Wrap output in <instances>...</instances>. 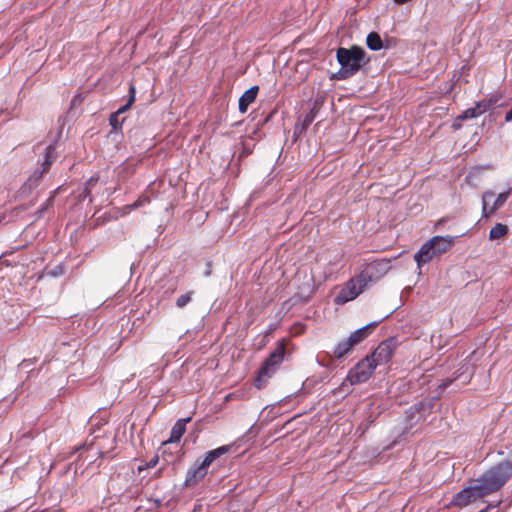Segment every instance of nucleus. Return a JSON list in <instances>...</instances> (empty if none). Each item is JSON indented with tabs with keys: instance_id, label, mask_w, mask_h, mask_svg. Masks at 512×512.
<instances>
[{
	"instance_id": "nucleus-2",
	"label": "nucleus",
	"mask_w": 512,
	"mask_h": 512,
	"mask_svg": "<svg viewBox=\"0 0 512 512\" xmlns=\"http://www.w3.org/2000/svg\"><path fill=\"white\" fill-rule=\"evenodd\" d=\"M336 59L340 64V69L334 76L339 80H345L354 76L369 61V59H366L365 50L356 45L350 48H338Z\"/></svg>"
},
{
	"instance_id": "nucleus-20",
	"label": "nucleus",
	"mask_w": 512,
	"mask_h": 512,
	"mask_svg": "<svg viewBox=\"0 0 512 512\" xmlns=\"http://www.w3.org/2000/svg\"><path fill=\"white\" fill-rule=\"evenodd\" d=\"M124 118H120L116 112L112 113L109 118V123L114 131H118L122 128Z\"/></svg>"
},
{
	"instance_id": "nucleus-8",
	"label": "nucleus",
	"mask_w": 512,
	"mask_h": 512,
	"mask_svg": "<svg viewBox=\"0 0 512 512\" xmlns=\"http://www.w3.org/2000/svg\"><path fill=\"white\" fill-rule=\"evenodd\" d=\"M390 261L387 259H377L368 263L361 271V280L367 282L378 281L390 270Z\"/></svg>"
},
{
	"instance_id": "nucleus-9",
	"label": "nucleus",
	"mask_w": 512,
	"mask_h": 512,
	"mask_svg": "<svg viewBox=\"0 0 512 512\" xmlns=\"http://www.w3.org/2000/svg\"><path fill=\"white\" fill-rule=\"evenodd\" d=\"M360 280L361 274H359L356 278L349 280L345 287H343L341 291L336 295L335 303L345 304L348 301L355 299L368 285L367 282Z\"/></svg>"
},
{
	"instance_id": "nucleus-19",
	"label": "nucleus",
	"mask_w": 512,
	"mask_h": 512,
	"mask_svg": "<svg viewBox=\"0 0 512 512\" xmlns=\"http://www.w3.org/2000/svg\"><path fill=\"white\" fill-rule=\"evenodd\" d=\"M194 295V291H188L182 295H180L177 299H176V306L178 308H184L186 307L192 300V297Z\"/></svg>"
},
{
	"instance_id": "nucleus-13",
	"label": "nucleus",
	"mask_w": 512,
	"mask_h": 512,
	"mask_svg": "<svg viewBox=\"0 0 512 512\" xmlns=\"http://www.w3.org/2000/svg\"><path fill=\"white\" fill-rule=\"evenodd\" d=\"M473 375V367L469 363L463 364L455 373L453 378L447 379L443 382L441 387H448L453 381L464 377L463 383H468Z\"/></svg>"
},
{
	"instance_id": "nucleus-15",
	"label": "nucleus",
	"mask_w": 512,
	"mask_h": 512,
	"mask_svg": "<svg viewBox=\"0 0 512 512\" xmlns=\"http://www.w3.org/2000/svg\"><path fill=\"white\" fill-rule=\"evenodd\" d=\"M191 420L190 417L179 419L171 429L168 442L173 443L181 439L186 430V424Z\"/></svg>"
},
{
	"instance_id": "nucleus-23",
	"label": "nucleus",
	"mask_w": 512,
	"mask_h": 512,
	"mask_svg": "<svg viewBox=\"0 0 512 512\" xmlns=\"http://www.w3.org/2000/svg\"><path fill=\"white\" fill-rule=\"evenodd\" d=\"M494 103L495 101L492 99L480 101L476 104V108L479 114L482 115L483 113L488 111L493 106Z\"/></svg>"
},
{
	"instance_id": "nucleus-7",
	"label": "nucleus",
	"mask_w": 512,
	"mask_h": 512,
	"mask_svg": "<svg viewBox=\"0 0 512 512\" xmlns=\"http://www.w3.org/2000/svg\"><path fill=\"white\" fill-rule=\"evenodd\" d=\"M376 369L373 359L365 357L359 361L349 372L346 377L351 385H356L366 382Z\"/></svg>"
},
{
	"instance_id": "nucleus-3",
	"label": "nucleus",
	"mask_w": 512,
	"mask_h": 512,
	"mask_svg": "<svg viewBox=\"0 0 512 512\" xmlns=\"http://www.w3.org/2000/svg\"><path fill=\"white\" fill-rule=\"evenodd\" d=\"M284 355L285 345L283 342H279L259 369L258 376L255 380V386L258 389L264 387L268 379L275 374L280 364L283 362Z\"/></svg>"
},
{
	"instance_id": "nucleus-26",
	"label": "nucleus",
	"mask_w": 512,
	"mask_h": 512,
	"mask_svg": "<svg viewBox=\"0 0 512 512\" xmlns=\"http://www.w3.org/2000/svg\"><path fill=\"white\" fill-rule=\"evenodd\" d=\"M97 182V179L90 178L87 182V187L85 188L86 196L90 194L91 187Z\"/></svg>"
},
{
	"instance_id": "nucleus-29",
	"label": "nucleus",
	"mask_w": 512,
	"mask_h": 512,
	"mask_svg": "<svg viewBox=\"0 0 512 512\" xmlns=\"http://www.w3.org/2000/svg\"><path fill=\"white\" fill-rule=\"evenodd\" d=\"M489 508H490V506H487L486 508L480 510L479 512H488Z\"/></svg>"
},
{
	"instance_id": "nucleus-4",
	"label": "nucleus",
	"mask_w": 512,
	"mask_h": 512,
	"mask_svg": "<svg viewBox=\"0 0 512 512\" xmlns=\"http://www.w3.org/2000/svg\"><path fill=\"white\" fill-rule=\"evenodd\" d=\"M229 451V446H221L214 450L208 451L205 458L199 464H195L190 468L186 474L185 485L193 486L201 481L207 474L209 466L218 457L226 454Z\"/></svg>"
},
{
	"instance_id": "nucleus-5",
	"label": "nucleus",
	"mask_w": 512,
	"mask_h": 512,
	"mask_svg": "<svg viewBox=\"0 0 512 512\" xmlns=\"http://www.w3.org/2000/svg\"><path fill=\"white\" fill-rule=\"evenodd\" d=\"M377 324L378 322L369 323L352 332L347 339L338 342L333 349V357L342 359L348 355L356 345L367 338L371 330L375 328Z\"/></svg>"
},
{
	"instance_id": "nucleus-25",
	"label": "nucleus",
	"mask_w": 512,
	"mask_h": 512,
	"mask_svg": "<svg viewBox=\"0 0 512 512\" xmlns=\"http://www.w3.org/2000/svg\"><path fill=\"white\" fill-rule=\"evenodd\" d=\"M493 197H494V193L491 191L485 192L483 194L482 200H483V211L484 212H486V210H487V205H488L489 200L492 199Z\"/></svg>"
},
{
	"instance_id": "nucleus-24",
	"label": "nucleus",
	"mask_w": 512,
	"mask_h": 512,
	"mask_svg": "<svg viewBox=\"0 0 512 512\" xmlns=\"http://www.w3.org/2000/svg\"><path fill=\"white\" fill-rule=\"evenodd\" d=\"M150 199L147 196H141L138 200H136L133 204L129 206L130 209H137L139 207H142L146 203H149Z\"/></svg>"
},
{
	"instance_id": "nucleus-21",
	"label": "nucleus",
	"mask_w": 512,
	"mask_h": 512,
	"mask_svg": "<svg viewBox=\"0 0 512 512\" xmlns=\"http://www.w3.org/2000/svg\"><path fill=\"white\" fill-rule=\"evenodd\" d=\"M129 94H130V96H129V100H128V102H127L125 105L121 106V107L116 111V113H117L118 115H121V114H123L124 112H126V111L128 110V108L132 105V103L135 101V88H134V86H130Z\"/></svg>"
},
{
	"instance_id": "nucleus-17",
	"label": "nucleus",
	"mask_w": 512,
	"mask_h": 512,
	"mask_svg": "<svg viewBox=\"0 0 512 512\" xmlns=\"http://www.w3.org/2000/svg\"><path fill=\"white\" fill-rule=\"evenodd\" d=\"M508 233V227L504 224L497 223L493 226L489 233V238L491 240L500 239Z\"/></svg>"
},
{
	"instance_id": "nucleus-18",
	"label": "nucleus",
	"mask_w": 512,
	"mask_h": 512,
	"mask_svg": "<svg viewBox=\"0 0 512 512\" xmlns=\"http://www.w3.org/2000/svg\"><path fill=\"white\" fill-rule=\"evenodd\" d=\"M509 194H510V191H506V192H503V193H500L497 198L495 199L491 209H490V213H493L495 212L497 209H499L500 207H502L504 205V203L507 201L508 197H509Z\"/></svg>"
},
{
	"instance_id": "nucleus-11",
	"label": "nucleus",
	"mask_w": 512,
	"mask_h": 512,
	"mask_svg": "<svg viewBox=\"0 0 512 512\" xmlns=\"http://www.w3.org/2000/svg\"><path fill=\"white\" fill-rule=\"evenodd\" d=\"M430 246H433L438 256L445 253L454 243V237L452 236H434L427 241Z\"/></svg>"
},
{
	"instance_id": "nucleus-6",
	"label": "nucleus",
	"mask_w": 512,
	"mask_h": 512,
	"mask_svg": "<svg viewBox=\"0 0 512 512\" xmlns=\"http://www.w3.org/2000/svg\"><path fill=\"white\" fill-rule=\"evenodd\" d=\"M54 145H49L46 147L45 157L41 164V167L34 170V172L29 176L27 181L22 185L20 192L25 195L30 193L34 188H36L43 177V175L49 170L51 164L56 159V151Z\"/></svg>"
},
{
	"instance_id": "nucleus-22",
	"label": "nucleus",
	"mask_w": 512,
	"mask_h": 512,
	"mask_svg": "<svg viewBox=\"0 0 512 512\" xmlns=\"http://www.w3.org/2000/svg\"><path fill=\"white\" fill-rule=\"evenodd\" d=\"M479 116H480V114H479V112H478V110H477V108H476V106H475V107H472V108H468V109H466V110H465V111H464V112H463V113L458 117V119H460V120H466V119H473V118H477V117H479Z\"/></svg>"
},
{
	"instance_id": "nucleus-14",
	"label": "nucleus",
	"mask_w": 512,
	"mask_h": 512,
	"mask_svg": "<svg viewBox=\"0 0 512 512\" xmlns=\"http://www.w3.org/2000/svg\"><path fill=\"white\" fill-rule=\"evenodd\" d=\"M259 86L255 85L246 90L239 98V111L245 113L248 106L253 103L257 97Z\"/></svg>"
},
{
	"instance_id": "nucleus-28",
	"label": "nucleus",
	"mask_w": 512,
	"mask_h": 512,
	"mask_svg": "<svg viewBox=\"0 0 512 512\" xmlns=\"http://www.w3.org/2000/svg\"><path fill=\"white\" fill-rule=\"evenodd\" d=\"M312 121H313V116L312 115H307L305 120H304V124L305 125H309Z\"/></svg>"
},
{
	"instance_id": "nucleus-27",
	"label": "nucleus",
	"mask_w": 512,
	"mask_h": 512,
	"mask_svg": "<svg viewBox=\"0 0 512 512\" xmlns=\"http://www.w3.org/2000/svg\"><path fill=\"white\" fill-rule=\"evenodd\" d=\"M158 463V457L153 458L150 460V462L147 464L148 467H154Z\"/></svg>"
},
{
	"instance_id": "nucleus-16",
	"label": "nucleus",
	"mask_w": 512,
	"mask_h": 512,
	"mask_svg": "<svg viewBox=\"0 0 512 512\" xmlns=\"http://www.w3.org/2000/svg\"><path fill=\"white\" fill-rule=\"evenodd\" d=\"M367 47L372 51H378L382 49L383 42L380 35L376 32H370L366 38Z\"/></svg>"
},
{
	"instance_id": "nucleus-10",
	"label": "nucleus",
	"mask_w": 512,
	"mask_h": 512,
	"mask_svg": "<svg viewBox=\"0 0 512 512\" xmlns=\"http://www.w3.org/2000/svg\"><path fill=\"white\" fill-rule=\"evenodd\" d=\"M395 349V340L394 339H388L383 342H381L378 347L374 350V352L367 356L369 359H373V362L375 363V367L378 365H382L387 363L394 352Z\"/></svg>"
},
{
	"instance_id": "nucleus-1",
	"label": "nucleus",
	"mask_w": 512,
	"mask_h": 512,
	"mask_svg": "<svg viewBox=\"0 0 512 512\" xmlns=\"http://www.w3.org/2000/svg\"><path fill=\"white\" fill-rule=\"evenodd\" d=\"M511 477L512 460L501 462L482 474L471 486L459 491L453 497L452 504L458 507L467 506L499 490Z\"/></svg>"
},
{
	"instance_id": "nucleus-12",
	"label": "nucleus",
	"mask_w": 512,
	"mask_h": 512,
	"mask_svg": "<svg viewBox=\"0 0 512 512\" xmlns=\"http://www.w3.org/2000/svg\"><path fill=\"white\" fill-rule=\"evenodd\" d=\"M435 257H438L437 253L435 252L433 246H430L428 242H425L419 251L414 255V259L418 265V267H421L422 265L428 263Z\"/></svg>"
}]
</instances>
